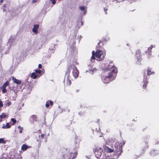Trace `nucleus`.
<instances>
[{"instance_id": "obj_51", "label": "nucleus", "mask_w": 159, "mask_h": 159, "mask_svg": "<svg viewBox=\"0 0 159 159\" xmlns=\"http://www.w3.org/2000/svg\"><path fill=\"white\" fill-rule=\"evenodd\" d=\"M106 144H108V143L107 142H106Z\"/></svg>"}, {"instance_id": "obj_47", "label": "nucleus", "mask_w": 159, "mask_h": 159, "mask_svg": "<svg viewBox=\"0 0 159 159\" xmlns=\"http://www.w3.org/2000/svg\"><path fill=\"white\" fill-rule=\"evenodd\" d=\"M72 48H72V49H75V48L74 47H73Z\"/></svg>"}, {"instance_id": "obj_10", "label": "nucleus", "mask_w": 159, "mask_h": 159, "mask_svg": "<svg viewBox=\"0 0 159 159\" xmlns=\"http://www.w3.org/2000/svg\"><path fill=\"white\" fill-rule=\"evenodd\" d=\"M159 151L156 150H152L150 152V154L151 156H155L158 154Z\"/></svg>"}, {"instance_id": "obj_33", "label": "nucleus", "mask_w": 159, "mask_h": 159, "mask_svg": "<svg viewBox=\"0 0 159 159\" xmlns=\"http://www.w3.org/2000/svg\"><path fill=\"white\" fill-rule=\"evenodd\" d=\"M81 38H82V37H81V35H79V36H78L77 39H79V42L80 41Z\"/></svg>"}, {"instance_id": "obj_49", "label": "nucleus", "mask_w": 159, "mask_h": 159, "mask_svg": "<svg viewBox=\"0 0 159 159\" xmlns=\"http://www.w3.org/2000/svg\"><path fill=\"white\" fill-rule=\"evenodd\" d=\"M6 5H3V7H5L6 6Z\"/></svg>"}, {"instance_id": "obj_30", "label": "nucleus", "mask_w": 159, "mask_h": 159, "mask_svg": "<svg viewBox=\"0 0 159 159\" xmlns=\"http://www.w3.org/2000/svg\"><path fill=\"white\" fill-rule=\"evenodd\" d=\"M35 72L36 73H38L39 74H40L41 73V71L40 70H35Z\"/></svg>"}, {"instance_id": "obj_7", "label": "nucleus", "mask_w": 159, "mask_h": 159, "mask_svg": "<svg viewBox=\"0 0 159 159\" xmlns=\"http://www.w3.org/2000/svg\"><path fill=\"white\" fill-rule=\"evenodd\" d=\"M76 37V34L75 33H73L70 36V43L72 45H74L75 43V39Z\"/></svg>"}, {"instance_id": "obj_3", "label": "nucleus", "mask_w": 159, "mask_h": 159, "mask_svg": "<svg viewBox=\"0 0 159 159\" xmlns=\"http://www.w3.org/2000/svg\"><path fill=\"white\" fill-rule=\"evenodd\" d=\"M92 56L91 57V61L92 62H93V60L95 59L94 56H95L96 57V60L98 61H102L106 55V51H102L101 50H97L94 53V51H92Z\"/></svg>"}, {"instance_id": "obj_15", "label": "nucleus", "mask_w": 159, "mask_h": 159, "mask_svg": "<svg viewBox=\"0 0 159 159\" xmlns=\"http://www.w3.org/2000/svg\"><path fill=\"white\" fill-rule=\"evenodd\" d=\"M53 104V102L52 101H48L46 102L45 106L47 108H48L49 107V105L51 106H52Z\"/></svg>"}, {"instance_id": "obj_4", "label": "nucleus", "mask_w": 159, "mask_h": 159, "mask_svg": "<svg viewBox=\"0 0 159 159\" xmlns=\"http://www.w3.org/2000/svg\"><path fill=\"white\" fill-rule=\"evenodd\" d=\"M62 159H73L75 158L77 155V152L75 151L73 153L69 149H63L62 152Z\"/></svg>"}, {"instance_id": "obj_13", "label": "nucleus", "mask_w": 159, "mask_h": 159, "mask_svg": "<svg viewBox=\"0 0 159 159\" xmlns=\"http://www.w3.org/2000/svg\"><path fill=\"white\" fill-rule=\"evenodd\" d=\"M79 8L81 11H83V15H85L87 12V9L86 7L84 6H80L79 7Z\"/></svg>"}, {"instance_id": "obj_5", "label": "nucleus", "mask_w": 159, "mask_h": 159, "mask_svg": "<svg viewBox=\"0 0 159 159\" xmlns=\"http://www.w3.org/2000/svg\"><path fill=\"white\" fill-rule=\"evenodd\" d=\"M115 146V152L117 153L118 156H120L123 152L122 145H120L119 143L117 142L116 143Z\"/></svg>"}, {"instance_id": "obj_41", "label": "nucleus", "mask_w": 159, "mask_h": 159, "mask_svg": "<svg viewBox=\"0 0 159 159\" xmlns=\"http://www.w3.org/2000/svg\"><path fill=\"white\" fill-rule=\"evenodd\" d=\"M3 11L4 12H5V11H6V9L5 8L3 9Z\"/></svg>"}, {"instance_id": "obj_19", "label": "nucleus", "mask_w": 159, "mask_h": 159, "mask_svg": "<svg viewBox=\"0 0 159 159\" xmlns=\"http://www.w3.org/2000/svg\"><path fill=\"white\" fill-rule=\"evenodd\" d=\"M29 148L27 145L25 144H23L21 148V150L23 151H25Z\"/></svg>"}, {"instance_id": "obj_16", "label": "nucleus", "mask_w": 159, "mask_h": 159, "mask_svg": "<svg viewBox=\"0 0 159 159\" xmlns=\"http://www.w3.org/2000/svg\"><path fill=\"white\" fill-rule=\"evenodd\" d=\"M143 81L144 82V83L143 86V89H145L148 83V82L147 81L146 78H145V77H144L143 79Z\"/></svg>"}, {"instance_id": "obj_38", "label": "nucleus", "mask_w": 159, "mask_h": 159, "mask_svg": "<svg viewBox=\"0 0 159 159\" xmlns=\"http://www.w3.org/2000/svg\"><path fill=\"white\" fill-rule=\"evenodd\" d=\"M44 134H42L41 135V138L42 139L43 138V137L44 136Z\"/></svg>"}, {"instance_id": "obj_29", "label": "nucleus", "mask_w": 159, "mask_h": 159, "mask_svg": "<svg viewBox=\"0 0 159 159\" xmlns=\"http://www.w3.org/2000/svg\"><path fill=\"white\" fill-rule=\"evenodd\" d=\"M108 141H109L111 143H113L115 141L114 139H112L111 138L108 139Z\"/></svg>"}, {"instance_id": "obj_2", "label": "nucleus", "mask_w": 159, "mask_h": 159, "mask_svg": "<svg viewBox=\"0 0 159 159\" xmlns=\"http://www.w3.org/2000/svg\"><path fill=\"white\" fill-rule=\"evenodd\" d=\"M79 74V71L74 65H70L68 68L66 74V84L70 86L71 84V80L73 78L71 77L72 75L74 79L77 78Z\"/></svg>"}, {"instance_id": "obj_17", "label": "nucleus", "mask_w": 159, "mask_h": 159, "mask_svg": "<svg viewBox=\"0 0 159 159\" xmlns=\"http://www.w3.org/2000/svg\"><path fill=\"white\" fill-rule=\"evenodd\" d=\"M12 80L14 83L18 84H20L21 83L20 80H17L13 77H12Z\"/></svg>"}, {"instance_id": "obj_6", "label": "nucleus", "mask_w": 159, "mask_h": 159, "mask_svg": "<svg viewBox=\"0 0 159 159\" xmlns=\"http://www.w3.org/2000/svg\"><path fill=\"white\" fill-rule=\"evenodd\" d=\"M93 151L96 157L98 158L101 157L103 152V150L101 148L97 147L93 149Z\"/></svg>"}, {"instance_id": "obj_23", "label": "nucleus", "mask_w": 159, "mask_h": 159, "mask_svg": "<svg viewBox=\"0 0 159 159\" xmlns=\"http://www.w3.org/2000/svg\"><path fill=\"white\" fill-rule=\"evenodd\" d=\"M38 75L35 73L33 72L31 74V77L34 79H35L37 77Z\"/></svg>"}, {"instance_id": "obj_48", "label": "nucleus", "mask_w": 159, "mask_h": 159, "mask_svg": "<svg viewBox=\"0 0 159 159\" xmlns=\"http://www.w3.org/2000/svg\"><path fill=\"white\" fill-rule=\"evenodd\" d=\"M18 128L19 129H20V126H18Z\"/></svg>"}, {"instance_id": "obj_37", "label": "nucleus", "mask_w": 159, "mask_h": 159, "mask_svg": "<svg viewBox=\"0 0 159 159\" xmlns=\"http://www.w3.org/2000/svg\"><path fill=\"white\" fill-rule=\"evenodd\" d=\"M42 67V65L41 64H39L38 65V67L39 68H41Z\"/></svg>"}, {"instance_id": "obj_39", "label": "nucleus", "mask_w": 159, "mask_h": 159, "mask_svg": "<svg viewBox=\"0 0 159 159\" xmlns=\"http://www.w3.org/2000/svg\"><path fill=\"white\" fill-rule=\"evenodd\" d=\"M36 2V0H32V2L34 3L35 2Z\"/></svg>"}, {"instance_id": "obj_20", "label": "nucleus", "mask_w": 159, "mask_h": 159, "mask_svg": "<svg viewBox=\"0 0 159 159\" xmlns=\"http://www.w3.org/2000/svg\"><path fill=\"white\" fill-rule=\"evenodd\" d=\"M10 124L9 123H7L6 125H3L2 126V128L3 129H8L10 128Z\"/></svg>"}, {"instance_id": "obj_27", "label": "nucleus", "mask_w": 159, "mask_h": 159, "mask_svg": "<svg viewBox=\"0 0 159 159\" xmlns=\"http://www.w3.org/2000/svg\"><path fill=\"white\" fill-rule=\"evenodd\" d=\"M0 142L1 143H2L3 144H5L6 143V141L4 140L3 138L0 139Z\"/></svg>"}, {"instance_id": "obj_12", "label": "nucleus", "mask_w": 159, "mask_h": 159, "mask_svg": "<svg viewBox=\"0 0 159 159\" xmlns=\"http://www.w3.org/2000/svg\"><path fill=\"white\" fill-rule=\"evenodd\" d=\"M39 25H34L32 29V31L34 34H37L38 32L37 30Z\"/></svg>"}, {"instance_id": "obj_32", "label": "nucleus", "mask_w": 159, "mask_h": 159, "mask_svg": "<svg viewBox=\"0 0 159 159\" xmlns=\"http://www.w3.org/2000/svg\"><path fill=\"white\" fill-rule=\"evenodd\" d=\"M11 102H8L7 104H6V106H10L11 104Z\"/></svg>"}, {"instance_id": "obj_50", "label": "nucleus", "mask_w": 159, "mask_h": 159, "mask_svg": "<svg viewBox=\"0 0 159 159\" xmlns=\"http://www.w3.org/2000/svg\"><path fill=\"white\" fill-rule=\"evenodd\" d=\"M67 111H68V112H69V111H70V109H68V110H67Z\"/></svg>"}, {"instance_id": "obj_42", "label": "nucleus", "mask_w": 159, "mask_h": 159, "mask_svg": "<svg viewBox=\"0 0 159 159\" xmlns=\"http://www.w3.org/2000/svg\"><path fill=\"white\" fill-rule=\"evenodd\" d=\"M148 54L149 55V56H150L151 54V53L150 52H148Z\"/></svg>"}, {"instance_id": "obj_43", "label": "nucleus", "mask_w": 159, "mask_h": 159, "mask_svg": "<svg viewBox=\"0 0 159 159\" xmlns=\"http://www.w3.org/2000/svg\"><path fill=\"white\" fill-rule=\"evenodd\" d=\"M22 130H20V133H22Z\"/></svg>"}, {"instance_id": "obj_40", "label": "nucleus", "mask_w": 159, "mask_h": 159, "mask_svg": "<svg viewBox=\"0 0 159 159\" xmlns=\"http://www.w3.org/2000/svg\"><path fill=\"white\" fill-rule=\"evenodd\" d=\"M159 144V141H158L156 143H155V144Z\"/></svg>"}, {"instance_id": "obj_14", "label": "nucleus", "mask_w": 159, "mask_h": 159, "mask_svg": "<svg viewBox=\"0 0 159 159\" xmlns=\"http://www.w3.org/2000/svg\"><path fill=\"white\" fill-rule=\"evenodd\" d=\"M9 12L11 13V15L13 17L17 16L16 10L12 9L11 10L9 11Z\"/></svg>"}, {"instance_id": "obj_52", "label": "nucleus", "mask_w": 159, "mask_h": 159, "mask_svg": "<svg viewBox=\"0 0 159 159\" xmlns=\"http://www.w3.org/2000/svg\"><path fill=\"white\" fill-rule=\"evenodd\" d=\"M115 1V0H112V2H113Z\"/></svg>"}, {"instance_id": "obj_45", "label": "nucleus", "mask_w": 159, "mask_h": 159, "mask_svg": "<svg viewBox=\"0 0 159 159\" xmlns=\"http://www.w3.org/2000/svg\"><path fill=\"white\" fill-rule=\"evenodd\" d=\"M123 145H124L125 144V142H124V141H123Z\"/></svg>"}, {"instance_id": "obj_31", "label": "nucleus", "mask_w": 159, "mask_h": 159, "mask_svg": "<svg viewBox=\"0 0 159 159\" xmlns=\"http://www.w3.org/2000/svg\"><path fill=\"white\" fill-rule=\"evenodd\" d=\"M56 0H50V1L51 2V3L53 5L55 4L56 3Z\"/></svg>"}, {"instance_id": "obj_46", "label": "nucleus", "mask_w": 159, "mask_h": 159, "mask_svg": "<svg viewBox=\"0 0 159 159\" xmlns=\"http://www.w3.org/2000/svg\"><path fill=\"white\" fill-rule=\"evenodd\" d=\"M3 1V0H0V2L1 3H2Z\"/></svg>"}, {"instance_id": "obj_18", "label": "nucleus", "mask_w": 159, "mask_h": 159, "mask_svg": "<svg viewBox=\"0 0 159 159\" xmlns=\"http://www.w3.org/2000/svg\"><path fill=\"white\" fill-rule=\"evenodd\" d=\"M139 53H140V52L139 51H138L136 52V55H138L137 56V59L138 61L139 62H140L141 61V57L140 56Z\"/></svg>"}, {"instance_id": "obj_26", "label": "nucleus", "mask_w": 159, "mask_h": 159, "mask_svg": "<svg viewBox=\"0 0 159 159\" xmlns=\"http://www.w3.org/2000/svg\"><path fill=\"white\" fill-rule=\"evenodd\" d=\"M0 89H1L2 90V93H6L7 92V90L6 89V88H4L3 87H0Z\"/></svg>"}, {"instance_id": "obj_21", "label": "nucleus", "mask_w": 159, "mask_h": 159, "mask_svg": "<svg viewBox=\"0 0 159 159\" xmlns=\"http://www.w3.org/2000/svg\"><path fill=\"white\" fill-rule=\"evenodd\" d=\"M154 72L153 71H151V69L148 68L147 69V75H153L154 74Z\"/></svg>"}, {"instance_id": "obj_24", "label": "nucleus", "mask_w": 159, "mask_h": 159, "mask_svg": "<svg viewBox=\"0 0 159 159\" xmlns=\"http://www.w3.org/2000/svg\"><path fill=\"white\" fill-rule=\"evenodd\" d=\"M9 85V82L7 80L6 81V82L2 86L0 87L3 88H6V87L7 86H8Z\"/></svg>"}, {"instance_id": "obj_35", "label": "nucleus", "mask_w": 159, "mask_h": 159, "mask_svg": "<svg viewBox=\"0 0 159 159\" xmlns=\"http://www.w3.org/2000/svg\"><path fill=\"white\" fill-rule=\"evenodd\" d=\"M152 47H153V46H152V45H151V46L150 47L148 48V50L149 51H151V50L152 49Z\"/></svg>"}, {"instance_id": "obj_34", "label": "nucleus", "mask_w": 159, "mask_h": 159, "mask_svg": "<svg viewBox=\"0 0 159 159\" xmlns=\"http://www.w3.org/2000/svg\"><path fill=\"white\" fill-rule=\"evenodd\" d=\"M97 70L95 68H94L93 69L91 70V71L92 72H94Z\"/></svg>"}, {"instance_id": "obj_8", "label": "nucleus", "mask_w": 159, "mask_h": 159, "mask_svg": "<svg viewBox=\"0 0 159 159\" xmlns=\"http://www.w3.org/2000/svg\"><path fill=\"white\" fill-rule=\"evenodd\" d=\"M37 121V116L35 115L31 116L29 119V121L31 124H34V122Z\"/></svg>"}, {"instance_id": "obj_53", "label": "nucleus", "mask_w": 159, "mask_h": 159, "mask_svg": "<svg viewBox=\"0 0 159 159\" xmlns=\"http://www.w3.org/2000/svg\"><path fill=\"white\" fill-rule=\"evenodd\" d=\"M100 43V42L98 43V45Z\"/></svg>"}, {"instance_id": "obj_55", "label": "nucleus", "mask_w": 159, "mask_h": 159, "mask_svg": "<svg viewBox=\"0 0 159 159\" xmlns=\"http://www.w3.org/2000/svg\"><path fill=\"white\" fill-rule=\"evenodd\" d=\"M58 107H59V108H60V106H58Z\"/></svg>"}, {"instance_id": "obj_22", "label": "nucleus", "mask_w": 159, "mask_h": 159, "mask_svg": "<svg viewBox=\"0 0 159 159\" xmlns=\"http://www.w3.org/2000/svg\"><path fill=\"white\" fill-rule=\"evenodd\" d=\"M101 130H98V131H96V132H98V134H100V133H101L102 134H106V133L105 132H103L102 131H101ZM98 135L99 136V137H101L102 136V135H100L99 134H98Z\"/></svg>"}, {"instance_id": "obj_28", "label": "nucleus", "mask_w": 159, "mask_h": 159, "mask_svg": "<svg viewBox=\"0 0 159 159\" xmlns=\"http://www.w3.org/2000/svg\"><path fill=\"white\" fill-rule=\"evenodd\" d=\"M11 120L13 122L12 125H14L16 122V120L13 118L11 119Z\"/></svg>"}, {"instance_id": "obj_11", "label": "nucleus", "mask_w": 159, "mask_h": 159, "mask_svg": "<svg viewBox=\"0 0 159 159\" xmlns=\"http://www.w3.org/2000/svg\"><path fill=\"white\" fill-rule=\"evenodd\" d=\"M104 151L107 152H112L114 151V149H111L107 146H104Z\"/></svg>"}, {"instance_id": "obj_25", "label": "nucleus", "mask_w": 159, "mask_h": 159, "mask_svg": "<svg viewBox=\"0 0 159 159\" xmlns=\"http://www.w3.org/2000/svg\"><path fill=\"white\" fill-rule=\"evenodd\" d=\"M1 119L2 120V118H5L7 116V115L5 113H2L1 115H0Z\"/></svg>"}, {"instance_id": "obj_44", "label": "nucleus", "mask_w": 159, "mask_h": 159, "mask_svg": "<svg viewBox=\"0 0 159 159\" xmlns=\"http://www.w3.org/2000/svg\"><path fill=\"white\" fill-rule=\"evenodd\" d=\"M11 39H9V42H10V43H11Z\"/></svg>"}, {"instance_id": "obj_54", "label": "nucleus", "mask_w": 159, "mask_h": 159, "mask_svg": "<svg viewBox=\"0 0 159 159\" xmlns=\"http://www.w3.org/2000/svg\"><path fill=\"white\" fill-rule=\"evenodd\" d=\"M63 111V110L62 109V110L61 111V112H62V111Z\"/></svg>"}, {"instance_id": "obj_9", "label": "nucleus", "mask_w": 159, "mask_h": 159, "mask_svg": "<svg viewBox=\"0 0 159 159\" xmlns=\"http://www.w3.org/2000/svg\"><path fill=\"white\" fill-rule=\"evenodd\" d=\"M75 140L74 143L75 144H76L75 147L76 148H77L79 147V144L81 141V139L80 138L75 137Z\"/></svg>"}, {"instance_id": "obj_1", "label": "nucleus", "mask_w": 159, "mask_h": 159, "mask_svg": "<svg viewBox=\"0 0 159 159\" xmlns=\"http://www.w3.org/2000/svg\"><path fill=\"white\" fill-rule=\"evenodd\" d=\"M117 73V68L112 65H109L105 69L102 77V80L105 84L109 83L115 79Z\"/></svg>"}, {"instance_id": "obj_36", "label": "nucleus", "mask_w": 159, "mask_h": 159, "mask_svg": "<svg viewBox=\"0 0 159 159\" xmlns=\"http://www.w3.org/2000/svg\"><path fill=\"white\" fill-rule=\"evenodd\" d=\"M3 106V104L1 101H0V107H2Z\"/></svg>"}]
</instances>
